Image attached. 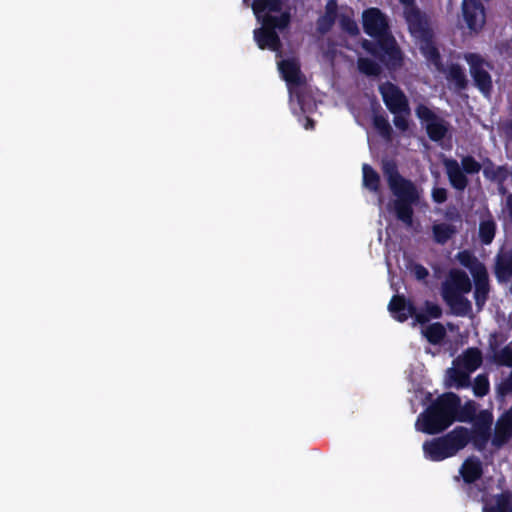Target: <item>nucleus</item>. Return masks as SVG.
Wrapping results in <instances>:
<instances>
[{"mask_svg": "<svg viewBox=\"0 0 512 512\" xmlns=\"http://www.w3.org/2000/svg\"><path fill=\"white\" fill-rule=\"evenodd\" d=\"M381 169L389 189L396 197L394 212L397 219L407 226H411L414 216L413 206L417 205L420 200L417 186L399 173L398 165L393 159L382 160Z\"/></svg>", "mask_w": 512, "mask_h": 512, "instance_id": "f257e3e1", "label": "nucleus"}, {"mask_svg": "<svg viewBox=\"0 0 512 512\" xmlns=\"http://www.w3.org/2000/svg\"><path fill=\"white\" fill-rule=\"evenodd\" d=\"M459 405V396L446 392L438 396L419 414L416 429L428 435L442 433L455 422V411Z\"/></svg>", "mask_w": 512, "mask_h": 512, "instance_id": "f03ea898", "label": "nucleus"}, {"mask_svg": "<svg viewBox=\"0 0 512 512\" xmlns=\"http://www.w3.org/2000/svg\"><path fill=\"white\" fill-rule=\"evenodd\" d=\"M361 46L390 71L403 66L404 54L391 32L374 40L364 39Z\"/></svg>", "mask_w": 512, "mask_h": 512, "instance_id": "7ed1b4c3", "label": "nucleus"}, {"mask_svg": "<svg viewBox=\"0 0 512 512\" xmlns=\"http://www.w3.org/2000/svg\"><path fill=\"white\" fill-rule=\"evenodd\" d=\"M462 430L457 426L447 434L427 440L423 443V452L427 459L439 462L456 455L467 446V440L462 436Z\"/></svg>", "mask_w": 512, "mask_h": 512, "instance_id": "20e7f679", "label": "nucleus"}, {"mask_svg": "<svg viewBox=\"0 0 512 512\" xmlns=\"http://www.w3.org/2000/svg\"><path fill=\"white\" fill-rule=\"evenodd\" d=\"M443 165L451 187L461 192L469 185L466 174H478L482 169L481 164L471 155L462 157L461 166L452 158L444 159Z\"/></svg>", "mask_w": 512, "mask_h": 512, "instance_id": "39448f33", "label": "nucleus"}, {"mask_svg": "<svg viewBox=\"0 0 512 512\" xmlns=\"http://www.w3.org/2000/svg\"><path fill=\"white\" fill-rule=\"evenodd\" d=\"M408 31L412 37L419 40V49L426 60L430 62L437 71H443L444 64L439 49L434 43V32L430 26L429 19L408 28Z\"/></svg>", "mask_w": 512, "mask_h": 512, "instance_id": "423d86ee", "label": "nucleus"}, {"mask_svg": "<svg viewBox=\"0 0 512 512\" xmlns=\"http://www.w3.org/2000/svg\"><path fill=\"white\" fill-rule=\"evenodd\" d=\"M415 114L420 122L425 125L430 140L434 142L441 141L448 133V123L427 105L418 104L415 108Z\"/></svg>", "mask_w": 512, "mask_h": 512, "instance_id": "0eeeda50", "label": "nucleus"}, {"mask_svg": "<svg viewBox=\"0 0 512 512\" xmlns=\"http://www.w3.org/2000/svg\"><path fill=\"white\" fill-rule=\"evenodd\" d=\"M464 59L469 65L474 85L484 95L490 94L493 84L491 75L485 69V66H487L488 63L480 54L477 53H466L464 55Z\"/></svg>", "mask_w": 512, "mask_h": 512, "instance_id": "6e6552de", "label": "nucleus"}, {"mask_svg": "<svg viewBox=\"0 0 512 512\" xmlns=\"http://www.w3.org/2000/svg\"><path fill=\"white\" fill-rule=\"evenodd\" d=\"M379 93L390 113L404 112L409 113V100L402 89L396 84L386 81L379 85Z\"/></svg>", "mask_w": 512, "mask_h": 512, "instance_id": "1a4fd4ad", "label": "nucleus"}, {"mask_svg": "<svg viewBox=\"0 0 512 512\" xmlns=\"http://www.w3.org/2000/svg\"><path fill=\"white\" fill-rule=\"evenodd\" d=\"M472 290V282L468 274L458 268L449 270L446 279L441 285V297L453 295H466Z\"/></svg>", "mask_w": 512, "mask_h": 512, "instance_id": "9d476101", "label": "nucleus"}, {"mask_svg": "<svg viewBox=\"0 0 512 512\" xmlns=\"http://www.w3.org/2000/svg\"><path fill=\"white\" fill-rule=\"evenodd\" d=\"M362 25L364 32L373 39L391 32L387 16L375 7L363 12Z\"/></svg>", "mask_w": 512, "mask_h": 512, "instance_id": "9b49d317", "label": "nucleus"}, {"mask_svg": "<svg viewBox=\"0 0 512 512\" xmlns=\"http://www.w3.org/2000/svg\"><path fill=\"white\" fill-rule=\"evenodd\" d=\"M462 18L467 28L479 33L486 23V10L480 0H463L461 4Z\"/></svg>", "mask_w": 512, "mask_h": 512, "instance_id": "f8f14e48", "label": "nucleus"}, {"mask_svg": "<svg viewBox=\"0 0 512 512\" xmlns=\"http://www.w3.org/2000/svg\"><path fill=\"white\" fill-rule=\"evenodd\" d=\"M491 424L492 418L489 416L486 421L476 424L472 431L464 426H457V429L464 430L462 436L467 440V445L471 442L475 449L483 451L491 438Z\"/></svg>", "mask_w": 512, "mask_h": 512, "instance_id": "ddd939ff", "label": "nucleus"}, {"mask_svg": "<svg viewBox=\"0 0 512 512\" xmlns=\"http://www.w3.org/2000/svg\"><path fill=\"white\" fill-rule=\"evenodd\" d=\"M512 438V406L505 410L495 423L492 445L500 449Z\"/></svg>", "mask_w": 512, "mask_h": 512, "instance_id": "4468645a", "label": "nucleus"}, {"mask_svg": "<svg viewBox=\"0 0 512 512\" xmlns=\"http://www.w3.org/2000/svg\"><path fill=\"white\" fill-rule=\"evenodd\" d=\"M253 34L259 49H269L273 52L281 53V39L278 33L271 29L266 23L262 22V27L255 29Z\"/></svg>", "mask_w": 512, "mask_h": 512, "instance_id": "2eb2a0df", "label": "nucleus"}, {"mask_svg": "<svg viewBox=\"0 0 512 512\" xmlns=\"http://www.w3.org/2000/svg\"><path fill=\"white\" fill-rule=\"evenodd\" d=\"M388 310L399 322H405L409 317L416 319L417 308L414 303L406 299L404 295H394L388 304Z\"/></svg>", "mask_w": 512, "mask_h": 512, "instance_id": "dca6fc26", "label": "nucleus"}, {"mask_svg": "<svg viewBox=\"0 0 512 512\" xmlns=\"http://www.w3.org/2000/svg\"><path fill=\"white\" fill-rule=\"evenodd\" d=\"M494 275L499 283H506L512 277V249H500L495 257Z\"/></svg>", "mask_w": 512, "mask_h": 512, "instance_id": "f3484780", "label": "nucleus"}, {"mask_svg": "<svg viewBox=\"0 0 512 512\" xmlns=\"http://www.w3.org/2000/svg\"><path fill=\"white\" fill-rule=\"evenodd\" d=\"M483 465L479 458L470 456L462 463L459 473L464 483L473 484L483 476Z\"/></svg>", "mask_w": 512, "mask_h": 512, "instance_id": "a211bd4d", "label": "nucleus"}, {"mask_svg": "<svg viewBox=\"0 0 512 512\" xmlns=\"http://www.w3.org/2000/svg\"><path fill=\"white\" fill-rule=\"evenodd\" d=\"M338 18L337 0H328L325 4L324 14L316 21V30L319 34L325 35L331 31Z\"/></svg>", "mask_w": 512, "mask_h": 512, "instance_id": "6ab92c4d", "label": "nucleus"}, {"mask_svg": "<svg viewBox=\"0 0 512 512\" xmlns=\"http://www.w3.org/2000/svg\"><path fill=\"white\" fill-rule=\"evenodd\" d=\"M279 70L283 79L288 85H302L305 78L301 72L300 65L295 59H285L279 62Z\"/></svg>", "mask_w": 512, "mask_h": 512, "instance_id": "aec40b11", "label": "nucleus"}, {"mask_svg": "<svg viewBox=\"0 0 512 512\" xmlns=\"http://www.w3.org/2000/svg\"><path fill=\"white\" fill-rule=\"evenodd\" d=\"M445 75L446 80L454 85L457 91H463L468 88V79L464 68L459 63H451L444 70L439 71Z\"/></svg>", "mask_w": 512, "mask_h": 512, "instance_id": "412c9836", "label": "nucleus"}, {"mask_svg": "<svg viewBox=\"0 0 512 512\" xmlns=\"http://www.w3.org/2000/svg\"><path fill=\"white\" fill-rule=\"evenodd\" d=\"M475 289H474V299L476 306L478 308H482V306L486 303L490 291L489 285V276L487 269L480 272H476V274L472 275Z\"/></svg>", "mask_w": 512, "mask_h": 512, "instance_id": "4be33fe9", "label": "nucleus"}, {"mask_svg": "<svg viewBox=\"0 0 512 512\" xmlns=\"http://www.w3.org/2000/svg\"><path fill=\"white\" fill-rule=\"evenodd\" d=\"M398 1L403 6V18L407 24V28L429 19L427 14L418 7L415 0Z\"/></svg>", "mask_w": 512, "mask_h": 512, "instance_id": "5701e85b", "label": "nucleus"}, {"mask_svg": "<svg viewBox=\"0 0 512 512\" xmlns=\"http://www.w3.org/2000/svg\"><path fill=\"white\" fill-rule=\"evenodd\" d=\"M442 299L450 308L452 315L465 317L472 311L471 301L465 295L445 296Z\"/></svg>", "mask_w": 512, "mask_h": 512, "instance_id": "b1692460", "label": "nucleus"}, {"mask_svg": "<svg viewBox=\"0 0 512 512\" xmlns=\"http://www.w3.org/2000/svg\"><path fill=\"white\" fill-rule=\"evenodd\" d=\"M496 230L497 224L491 213L488 212L479 222L478 238L480 243L482 245H490L495 238Z\"/></svg>", "mask_w": 512, "mask_h": 512, "instance_id": "393cba45", "label": "nucleus"}, {"mask_svg": "<svg viewBox=\"0 0 512 512\" xmlns=\"http://www.w3.org/2000/svg\"><path fill=\"white\" fill-rule=\"evenodd\" d=\"M494 504L483 506L482 512H512V492L503 491L494 496Z\"/></svg>", "mask_w": 512, "mask_h": 512, "instance_id": "a878e982", "label": "nucleus"}, {"mask_svg": "<svg viewBox=\"0 0 512 512\" xmlns=\"http://www.w3.org/2000/svg\"><path fill=\"white\" fill-rule=\"evenodd\" d=\"M483 174L486 179L502 185L507 180L509 171L506 166H495L494 163L487 158L483 168Z\"/></svg>", "mask_w": 512, "mask_h": 512, "instance_id": "bb28decb", "label": "nucleus"}, {"mask_svg": "<svg viewBox=\"0 0 512 512\" xmlns=\"http://www.w3.org/2000/svg\"><path fill=\"white\" fill-rule=\"evenodd\" d=\"M456 259L463 267L470 271L471 275H474L476 272H480L486 268L470 250L459 251L456 255Z\"/></svg>", "mask_w": 512, "mask_h": 512, "instance_id": "cd10ccee", "label": "nucleus"}, {"mask_svg": "<svg viewBox=\"0 0 512 512\" xmlns=\"http://www.w3.org/2000/svg\"><path fill=\"white\" fill-rule=\"evenodd\" d=\"M432 233L434 241L444 245L457 233V229L452 224L438 223L432 226Z\"/></svg>", "mask_w": 512, "mask_h": 512, "instance_id": "c85d7f7f", "label": "nucleus"}, {"mask_svg": "<svg viewBox=\"0 0 512 512\" xmlns=\"http://www.w3.org/2000/svg\"><path fill=\"white\" fill-rule=\"evenodd\" d=\"M372 124L375 130L385 141H392L393 129L387 119V116L383 113H374L372 117Z\"/></svg>", "mask_w": 512, "mask_h": 512, "instance_id": "c756f323", "label": "nucleus"}, {"mask_svg": "<svg viewBox=\"0 0 512 512\" xmlns=\"http://www.w3.org/2000/svg\"><path fill=\"white\" fill-rule=\"evenodd\" d=\"M362 173L363 186L371 192H379L381 179L377 171L373 169L369 164H363Z\"/></svg>", "mask_w": 512, "mask_h": 512, "instance_id": "7c9ffc66", "label": "nucleus"}, {"mask_svg": "<svg viewBox=\"0 0 512 512\" xmlns=\"http://www.w3.org/2000/svg\"><path fill=\"white\" fill-rule=\"evenodd\" d=\"M291 21L290 12L284 11L281 12L279 16H274L271 14H266L261 19V22L266 23L271 29L276 31V29L284 30L286 29Z\"/></svg>", "mask_w": 512, "mask_h": 512, "instance_id": "2f4dec72", "label": "nucleus"}, {"mask_svg": "<svg viewBox=\"0 0 512 512\" xmlns=\"http://www.w3.org/2000/svg\"><path fill=\"white\" fill-rule=\"evenodd\" d=\"M425 311L416 313V321L420 324L427 323L430 318L439 319L442 316V308L429 300L424 303Z\"/></svg>", "mask_w": 512, "mask_h": 512, "instance_id": "473e14b6", "label": "nucleus"}, {"mask_svg": "<svg viewBox=\"0 0 512 512\" xmlns=\"http://www.w3.org/2000/svg\"><path fill=\"white\" fill-rule=\"evenodd\" d=\"M482 353L478 348H468L463 355V365L468 372H474L482 365Z\"/></svg>", "mask_w": 512, "mask_h": 512, "instance_id": "72a5a7b5", "label": "nucleus"}, {"mask_svg": "<svg viewBox=\"0 0 512 512\" xmlns=\"http://www.w3.org/2000/svg\"><path fill=\"white\" fill-rule=\"evenodd\" d=\"M476 416V404L473 401H467L464 405L461 404L459 398V405L455 411V421L470 422Z\"/></svg>", "mask_w": 512, "mask_h": 512, "instance_id": "f704fd0d", "label": "nucleus"}, {"mask_svg": "<svg viewBox=\"0 0 512 512\" xmlns=\"http://www.w3.org/2000/svg\"><path fill=\"white\" fill-rule=\"evenodd\" d=\"M424 335L429 343L436 345L445 338L446 330L443 324L440 322H435L426 328Z\"/></svg>", "mask_w": 512, "mask_h": 512, "instance_id": "c9c22d12", "label": "nucleus"}, {"mask_svg": "<svg viewBox=\"0 0 512 512\" xmlns=\"http://www.w3.org/2000/svg\"><path fill=\"white\" fill-rule=\"evenodd\" d=\"M358 69L369 77H378L382 72L381 66L377 62L366 57L358 59Z\"/></svg>", "mask_w": 512, "mask_h": 512, "instance_id": "e433bc0d", "label": "nucleus"}, {"mask_svg": "<svg viewBox=\"0 0 512 512\" xmlns=\"http://www.w3.org/2000/svg\"><path fill=\"white\" fill-rule=\"evenodd\" d=\"M494 349L493 361L499 366L512 367V348L507 345L500 350Z\"/></svg>", "mask_w": 512, "mask_h": 512, "instance_id": "4c0bfd02", "label": "nucleus"}, {"mask_svg": "<svg viewBox=\"0 0 512 512\" xmlns=\"http://www.w3.org/2000/svg\"><path fill=\"white\" fill-rule=\"evenodd\" d=\"M449 372L450 380L455 384L456 388H467L470 386V372L456 368H451Z\"/></svg>", "mask_w": 512, "mask_h": 512, "instance_id": "58836bf2", "label": "nucleus"}, {"mask_svg": "<svg viewBox=\"0 0 512 512\" xmlns=\"http://www.w3.org/2000/svg\"><path fill=\"white\" fill-rule=\"evenodd\" d=\"M490 383L488 376L485 374H479L475 377L473 383V392L477 397H483L489 393Z\"/></svg>", "mask_w": 512, "mask_h": 512, "instance_id": "ea45409f", "label": "nucleus"}, {"mask_svg": "<svg viewBox=\"0 0 512 512\" xmlns=\"http://www.w3.org/2000/svg\"><path fill=\"white\" fill-rule=\"evenodd\" d=\"M393 114V124L394 126L401 132L405 133L408 131L410 127L409 117L411 115V108H409V113L405 114L404 112H394Z\"/></svg>", "mask_w": 512, "mask_h": 512, "instance_id": "a19ab883", "label": "nucleus"}, {"mask_svg": "<svg viewBox=\"0 0 512 512\" xmlns=\"http://www.w3.org/2000/svg\"><path fill=\"white\" fill-rule=\"evenodd\" d=\"M340 28L351 36L359 33V28L355 20L346 14H342L339 18Z\"/></svg>", "mask_w": 512, "mask_h": 512, "instance_id": "79ce46f5", "label": "nucleus"}, {"mask_svg": "<svg viewBox=\"0 0 512 512\" xmlns=\"http://www.w3.org/2000/svg\"><path fill=\"white\" fill-rule=\"evenodd\" d=\"M497 392L502 397L512 393V371L510 372L509 376L502 380L498 385Z\"/></svg>", "mask_w": 512, "mask_h": 512, "instance_id": "37998d69", "label": "nucleus"}, {"mask_svg": "<svg viewBox=\"0 0 512 512\" xmlns=\"http://www.w3.org/2000/svg\"><path fill=\"white\" fill-rule=\"evenodd\" d=\"M414 277L418 280V281H426V279L428 278L429 276V271L428 269L423 266L422 264H419V263H415L413 266H412V269H411Z\"/></svg>", "mask_w": 512, "mask_h": 512, "instance_id": "c03bdc74", "label": "nucleus"}, {"mask_svg": "<svg viewBox=\"0 0 512 512\" xmlns=\"http://www.w3.org/2000/svg\"><path fill=\"white\" fill-rule=\"evenodd\" d=\"M432 199L437 204H442L447 200L448 192L443 187H435L431 193Z\"/></svg>", "mask_w": 512, "mask_h": 512, "instance_id": "a18cd8bd", "label": "nucleus"}, {"mask_svg": "<svg viewBox=\"0 0 512 512\" xmlns=\"http://www.w3.org/2000/svg\"><path fill=\"white\" fill-rule=\"evenodd\" d=\"M504 133L506 137L512 140V120L507 121L503 126Z\"/></svg>", "mask_w": 512, "mask_h": 512, "instance_id": "49530a36", "label": "nucleus"}, {"mask_svg": "<svg viewBox=\"0 0 512 512\" xmlns=\"http://www.w3.org/2000/svg\"><path fill=\"white\" fill-rule=\"evenodd\" d=\"M506 206H507L509 218L512 222V194H509L506 197Z\"/></svg>", "mask_w": 512, "mask_h": 512, "instance_id": "de8ad7c7", "label": "nucleus"}, {"mask_svg": "<svg viewBox=\"0 0 512 512\" xmlns=\"http://www.w3.org/2000/svg\"><path fill=\"white\" fill-rule=\"evenodd\" d=\"M314 125H315V122L313 119L311 118H306V124H305V128L306 129H313L314 128Z\"/></svg>", "mask_w": 512, "mask_h": 512, "instance_id": "09e8293b", "label": "nucleus"}, {"mask_svg": "<svg viewBox=\"0 0 512 512\" xmlns=\"http://www.w3.org/2000/svg\"><path fill=\"white\" fill-rule=\"evenodd\" d=\"M249 1H250V0H243V3H244L245 5H248V4H249Z\"/></svg>", "mask_w": 512, "mask_h": 512, "instance_id": "8fccbe9b", "label": "nucleus"}]
</instances>
